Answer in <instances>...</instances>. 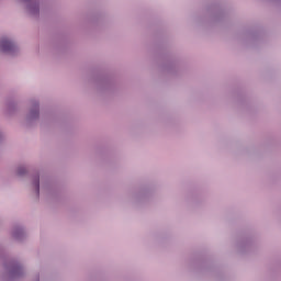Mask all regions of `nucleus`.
Instances as JSON below:
<instances>
[{"label": "nucleus", "instance_id": "nucleus-1", "mask_svg": "<svg viewBox=\"0 0 281 281\" xmlns=\"http://www.w3.org/2000/svg\"><path fill=\"white\" fill-rule=\"evenodd\" d=\"M0 48H1L2 52H13L14 43L9 41L8 38H2L0 41Z\"/></svg>", "mask_w": 281, "mask_h": 281}, {"label": "nucleus", "instance_id": "nucleus-2", "mask_svg": "<svg viewBox=\"0 0 281 281\" xmlns=\"http://www.w3.org/2000/svg\"><path fill=\"white\" fill-rule=\"evenodd\" d=\"M36 188H37V192H38V180L35 183Z\"/></svg>", "mask_w": 281, "mask_h": 281}]
</instances>
